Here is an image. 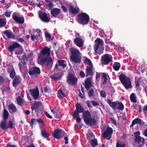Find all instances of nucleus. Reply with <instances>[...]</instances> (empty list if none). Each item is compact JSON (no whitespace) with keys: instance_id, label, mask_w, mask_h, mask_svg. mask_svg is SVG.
<instances>
[{"instance_id":"obj_1","label":"nucleus","mask_w":147,"mask_h":147,"mask_svg":"<svg viewBox=\"0 0 147 147\" xmlns=\"http://www.w3.org/2000/svg\"><path fill=\"white\" fill-rule=\"evenodd\" d=\"M39 64L43 67L48 66L51 68L53 64V61L50 56V49L45 47L42 49L41 54L38 59Z\"/></svg>"},{"instance_id":"obj_2","label":"nucleus","mask_w":147,"mask_h":147,"mask_svg":"<svg viewBox=\"0 0 147 147\" xmlns=\"http://www.w3.org/2000/svg\"><path fill=\"white\" fill-rule=\"evenodd\" d=\"M70 52L71 55L70 59L72 61L76 63H80L81 62L82 54L80 51L75 48L70 49Z\"/></svg>"},{"instance_id":"obj_3","label":"nucleus","mask_w":147,"mask_h":147,"mask_svg":"<svg viewBox=\"0 0 147 147\" xmlns=\"http://www.w3.org/2000/svg\"><path fill=\"white\" fill-rule=\"evenodd\" d=\"M94 42V49L95 53L99 54L102 53L104 49L103 41L100 38H97Z\"/></svg>"},{"instance_id":"obj_4","label":"nucleus","mask_w":147,"mask_h":147,"mask_svg":"<svg viewBox=\"0 0 147 147\" xmlns=\"http://www.w3.org/2000/svg\"><path fill=\"white\" fill-rule=\"evenodd\" d=\"M83 116L84 121L86 124L94 125L96 123V120L91 117V114L88 110L83 112Z\"/></svg>"},{"instance_id":"obj_5","label":"nucleus","mask_w":147,"mask_h":147,"mask_svg":"<svg viewBox=\"0 0 147 147\" xmlns=\"http://www.w3.org/2000/svg\"><path fill=\"white\" fill-rule=\"evenodd\" d=\"M119 78L122 84L127 89L131 87V82L129 78L121 74L119 76Z\"/></svg>"},{"instance_id":"obj_6","label":"nucleus","mask_w":147,"mask_h":147,"mask_svg":"<svg viewBox=\"0 0 147 147\" xmlns=\"http://www.w3.org/2000/svg\"><path fill=\"white\" fill-rule=\"evenodd\" d=\"M89 21V17L88 16L84 13L79 14L77 19L78 22L82 24H87Z\"/></svg>"},{"instance_id":"obj_7","label":"nucleus","mask_w":147,"mask_h":147,"mask_svg":"<svg viewBox=\"0 0 147 147\" xmlns=\"http://www.w3.org/2000/svg\"><path fill=\"white\" fill-rule=\"evenodd\" d=\"M75 38L74 39L75 44L78 47H81L84 45V41L79 35V34L77 33V35H75Z\"/></svg>"},{"instance_id":"obj_8","label":"nucleus","mask_w":147,"mask_h":147,"mask_svg":"<svg viewBox=\"0 0 147 147\" xmlns=\"http://www.w3.org/2000/svg\"><path fill=\"white\" fill-rule=\"evenodd\" d=\"M12 17L13 20L18 23L22 24L24 22V19L23 16L20 15L19 13H14Z\"/></svg>"},{"instance_id":"obj_9","label":"nucleus","mask_w":147,"mask_h":147,"mask_svg":"<svg viewBox=\"0 0 147 147\" xmlns=\"http://www.w3.org/2000/svg\"><path fill=\"white\" fill-rule=\"evenodd\" d=\"M113 57L111 55L108 54L103 55L101 58L102 63L105 64H108L111 61Z\"/></svg>"},{"instance_id":"obj_10","label":"nucleus","mask_w":147,"mask_h":147,"mask_svg":"<svg viewBox=\"0 0 147 147\" xmlns=\"http://www.w3.org/2000/svg\"><path fill=\"white\" fill-rule=\"evenodd\" d=\"M113 133V130L109 127H108L107 129L102 134V137L109 140L110 139L112 134Z\"/></svg>"},{"instance_id":"obj_11","label":"nucleus","mask_w":147,"mask_h":147,"mask_svg":"<svg viewBox=\"0 0 147 147\" xmlns=\"http://www.w3.org/2000/svg\"><path fill=\"white\" fill-rule=\"evenodd\" d=\"M28 73L30 75L36 77L40 74V70L38 67H32L30 68Z\"/></svg>"},{"instance_id":"obj_12","label":"nucleus","mask_w":147,"mask_h":147,"mask_svg":"<svg viewBox=\"0 0 147 147\" xmlns=\"http://www.w3.org/2000/svg\"><path fill=\"white\" fill-rule=\"evenodd\" d=\"M38 14L40 18L42 21L47 22L50 21V17L45 12L42 11H39L38 12Z\"/></svg>"},{"instance_id":"obj_13","label":"nucleus","mask_w":147,"mask_h":147,"mask_svg":"<svg viewBox=\"0 0 147 147\" xmlns=\"http://www.w3.org/2000/svg\"><path fill=\"white\" fill-rule=\"evenodd\" d=\"M53 135L56 138L59 139L63 137L65 135V132L61 129H57L54 130Z\"/></svg>"},{"instance_id":"obj_14","label":"nucleus","mask_w":147,"mask_h":147,"mask_svg":"<svg viewBox=\"0 0 147 147\" xmlns=\"http://www.w3.org/2000/svg\"><path fill=\"white\" fill-rule=\"evenodd\" d=\"M77 81V78L72 74H69L67 77V81L69 84H75Z\"/></svg>"},{"instance_id":"obj_15","label":"nucleus","mask_w":147,"mask_h":147,"mask_svg":"<svg viewBox=\"0 0 147 147\" xmlns=\"http://www.w3.org/2000/svg\"><path fill=\"white\" fill-rule=\"evenodd\" d=\"M67 66L66 62L64 60H59L57 61V63L55 65L54 69L55 70L59 68V66L63 68Z\"/></svg>"},{"instance_id":"obj_16","label":"nucleus","mask_w":147,"mask_h":147,"mask_svg":"<svg viewBox=\"0 0 147 147\" xmlns=\"http://www.w3.org/2000/svg\"><path fill=\"white\" fill-rule=\"evenodd\" d=\"M29 91L30 94L34 99H36L38 98L39 96V93L38 87L30 90Z\"/></svg>"},{"instance_id":"obj_17","label":"nucleus","mask_w":147,"mask_h":147,"mask_svg":"<svg viewBox=\"0 0 147 147\" xmlns=\"http://www.w3.org/2000/svg\"><path fill=\"white\" fill-rule=\"evenodd\" d=\"M41 103L39 101L35 102L31 107L32 113H34V111L36 113L38 112L39 108L41 107Z\"/></svg>"},{"instance_id":"obj_18","label":"nucleus","mask_w":147,"mask_h":147,"mask_svg":"<svg viewBox=\"0 0 147 147\" xmlns=\"http://www.w3.org/2000/svg\"><path fill=\"white\" fill-rule=\"evenodd\" d=\"M20 45L16 42H14L11 45H10L8 48V50L10 53H12L15 48L19 47Z\"/></svg>"},{"instance_id":"obj_19","label":"nucleus","mask_w":147,"mask_h":147,"mask_svg":"<svg viewBox=\"0 0 147 147\" xmlns=\"http://www.w3.org/2000/svg\"><path fill=\"white\" fill-rule=\"evenodd\" d=\"M21 78L19 76H15L12 82V85L14 87H16L20 83Z\"/></svg>"},{"instance_id":"obj_20","label":"nucleus","mask_w":147,"mask_h":147,"mask_svg":"<svg viewBox=\"0 0 147 147\" xmlns=\"http://www.w3.org/2000/svg\"><path fill=\"white\" fill-rule=\"evenodd\" d=\"M7 71L9 73L10 77L11 79H13L16 75V72L14 68L12 66H9Z\"/></svg>"},{"instance_id":"obj_21","label":"nucleus","mask_w":147,"mask_h":147,"mask_svg":"<svg viewBox=\"0 0 147 147\" xmlns=\"http://www.w3.org/2000/svg\"><path fill=\"white\" fill-rule=\"evenodd\" d=\"M62 76V74L61 71L57 74H55L51 76V78L54 80L60 79Z\"/></svg>"},{"instance_id":"obj_22","label":"nucleus","mask_w":147,"mask_h":147,"mask_svg":"<svg viewBox=\"0 0 147 147\" xmlns=\"http://www.w3.org/2000/svg\"><path fill=\"white\" fill-rule=\"evenodd\" d=\"M92 81L91 78L89 77L86 79L85 81V86L87 89H89L92 85Z\"/></svg>"},{"instance_id":"obj_23","label":"nucleus","mask_w":147,"mask_h":147,"mask_svg":"<svg viewBox=\"0 0 147 147\" xmlns=\"http://www.w3.org/2000/svg\"><path fill=\"white\" fill-rule=\"evenodd\" d=\"M61 12L60 10L57 8H54L52 9L51 11V14L52 16L54 17H56Z\"/></svg>"},{"instance_id":"obj_24","label":"nucleus","mask_w":147,"mask_h":147,"mask_svg":"<svg viewBox=\"0 0 147 147\" xmlns=\"http://www.w3.org/2000/svg\"><path fill=\"white\" fill-rule=\"evenodd\" d=\"M134 137L135 138V141L136 142H137L138 143H140L141 142V140L142 139V145L145 144L144 139L143 138H142L139 135H135Z\"/></svg>"},{"instance_id":"obj_25","label":"nucleus","mask_w":147,"mask_h":147,"mask_svg":"<svg viewBox=\"0 0 147 147\" xmlns=\"http://www.w3.org/2000/svg\"><path fill=\"white\" fill-rule=\"evenodd\" d=\"M93 65L88 66L86 69V76H92L93 74Z\"/></svg>"},{"instance_id":"obj_26","label":"nucleus","mask_w":147,"mask_h":147,"mask_svg":"<svg viewBox=\"0 0 147 147\" xmlns=\"http://www.w3.org/2000/svg\"><path fill=\"white\" fill-rule=\"evenodd\" d=\"M79 10V8L77 7H74L73 6L70 5V10L69 11V12L73 14L77 13Z\"/></svg>"},{"instance_id":"obj_27","label":"nucleus","mask_w":147,"mask_h":147,"mask_svg":"<svg viewBox=\"0 0 147 147\" xmlns=\"http://www.w3.org/2000/svg\"><path fill=\"white\" fill-rule=\"evenodd\" d=\"M9 111L10 113L16 112L17 111V108L16 106L13 104H11L8 106Z\"/></svg>"},{"instance_id":"obj_28","label":"nucleus","mask_w":147,"mask_h":147,"mask_svg":"<svg viewBox=\"0 0 147 147\" xmlns=\"http://www.w3.org/2000/svg\"><path fill=\"white\" fill-rule=\"evenodd\" d=\"M4 32L8 38H12L14 37V35L10 30H5Z\"/></svg>"},{"instance_id":"obj_29","label":"nucleus","mask_w":147,"mask_h":147,"mask_svg":"<svg viewBox=\"0 0 147 147\" xmlns=\"http://www.w3.org/2000/svg\"><path fill=\"white\" fill-rule=\"evenodd\" d=\"M76 109L75 110L78 111L79 113H81L83 112L84 109L82 107L80 104L78 102L76 105Z\"/></svg>"},{"instance_id":"obj_30","label":"nucleus","mask_w":147,"mask_h":147,"mask_svg":"<svg viewBox=\"0 0 147 147\" xmlns=\"http://www.w3.org/2000/svg\"><path fill=\"white\" fill-rule=\"evenodd\" d=\"M124 108L123 104L121 103L117 102L115 109H118L120 110H122Z\"/></svg>"},{"instance_id":"obj_31","label":"nucleus","mask_w":147,"mask_h":147,"mask_svg":"<svg viewBox=\"0 0 147 147\" xmlns=\"http://www.w3.org/2000/svg\"><path fill=\"white\" fill-rule=\"evenodd\" d=\"M17 101L18 104L20 105H22L24 103V101L22 98V96H20L17 99Z\"/></svg>"},{"instance_id":"obj_32","label":"nucleus","mask_w":147,"mask_h":147,"mask_svg":"<svg viewBox=\"0 0 147 147\" xmlns=\"http://www.w3.org/2000/svg\"><path fill=\"white\" fill-rule=\"evenodd\" d=\"M141 119H140L138 118H136L133 121L130 127H133L134 125L138 123L140 124L141 123Z\"/></svg>"},{"instance_id":"obj_33","label":"nucleus","mask_w":147,"mask_h":147,"mask_svg":"<svg viewBox=\"0 0 147 147\" xmlns=\"http://www.w3.org/2000/svg\"><path fill=\"white\" fill-rule=\"evenodd\" d=\"M31 39L33 41L36 40L37 42H38L39 39L41 40L42 39L41 36H38V35H32L31 37Z\"/></svg>"},{"instance_id":"obj_34","label":"nucleus","mask_w":147,"mask_h":147,"mask_svg":"<svg viewBox=\"0 0 147 147\" xmlns=\"http://www.w3.org/2000/svg\"><path fill=\"white\" fill-rule=\"evenodd\" d=\"M41 131L42 135L43 137L46 138L49 136V134L47 131L43 129L42 128H41Z\"/></svg>"},{"instance_id":"obj_35","label":"nucleus","mask_w":147,"mask_h":147,"mask_svg":"<svg viewBox=\"0 0 147 147\" xmlns=\"http://www.w3.org/2000/svg\"><path fill=\"white\" fill-rule=\"evenodd\" d=\"M1 6L3 8H5V9L8 8L10 6L8 5V4H7L6 3L4 2L5 0H1Z\"/></svg>"},{"instance_id":"obj_36","label":"nucleus","mask_w":147,"mask_h":147,"mask_svg":"<svg viewBox=\"0 0 147 147\" xmlns=\"http://www.w3.org/2000/svg\"><path fill=\"white\" fill-rule=\"evenodd\" d=\"M108 103L109 105L113 108L115 109L117 102H111L110 100H108Z\"/></svg>"},{"instance_id":"obj_37","label":"nucleus","mask_w":147,"mask_h":147,"mask_svg":"<svg viewBox=\"0 0 147 147\" xmlns=\"http://www.w3.org/2000/svg\"><path fill=\"white\" fill-rule=\"evenodd\" d=\"M57 95L59 98H62L65 96V94L61 89L58 90Z\"/></svg>"},{"instance_id":"obj_38","label":"nucleus","mask_w":147,"mask_h":147,"mask_svg":"<svg viewBox=\"0 0 147 147\" xmlns=\"http://www.w3.org/2000/svg\"><path fill=\"white\" fill-rule=\"evenodd\" d=\"M84 63L85 64H86L88 66H90L92 65L91 60L85 57Z\"/></svg>"},{"instance_id":"obj_39","label":"nucleus","mask_w":147,"mask_h":147,"mask_svg":"<svg viewBox=\"0 0 147 147\" xmlns=\"http://www.w3.org/2000/svg\"><path fill=\"white\" fill-rule=\"evenodd\" d=\"M120 67V63L118 62H116L113 65V68L115 71L118 70Z\"/></svg>"},{"instance_id":"obj_40","label":"nucleus","mask_w":147,"mask_h":147,"mask_svg":"<svg viewBox=\"0 0 147 147\" xmlns=\"http://www.w3.org/2000/svg\"><path fill=\"white\" fill-rule=\"evenodd\" d=\"M1 127L4 129H7V126L6 121H3L1 122Z\"/></svg>"},{"instance_id":"obj_41","label":"nucleus","mask_w":147,"mask_h":147,"mask_svg":"<svg viewBox=\"0 0 147 147\" xmlns=\"http://www.w3.org/2000/svg\"><path fill=\"white\" fill-rule=\"evenodd\" d=\"M9 115V112L6 109H4L3 117L5 120H6L8 118Z\"/></svg>"},{"instance_id":"obj_42","label":"nucleus","mask_w":147,"mask_h":147,"mask_svg":"<svg viewBox=\"0 0 147 147\" xmlns=\"http://www.w3.org/2000/svg\"><path fill=\"white\" fill-rule=\"evenodd\" d=\"M91 144L92 147H95L98 145L97 141L96 139H93L91 141Z\"/></svg>"},{"instance_id":"obj_43","label":"nucleus","mask_w":147,"mask_h":147,"mask_svg":"<svg viewBox=\"0 0 147 147\" xmlns=\"http://www.w3.org/2000/svg\"><path fill=\"white\" fill-rule=\"evenodd\" d=\"M130 99L133 102H136V100L135 96V94L134 93H132L130 96Z\"/></svg>"},{"instance_id":"obj_44","label":"nucleus","mask_w":147,"mask_h":147,"mask_svg":"<svg viewBox=\"0 0 147 147\" xmlns=\"http://www.w3.org/2000/svg\"><path fill=\"white\" fill-rule=\"evenodd\" d=\"M125 144L121 141H119L116 144V147H125Z\"/></svg>"},{"instance_id":"obj_45","label":"nucleus","mask_w":147,"mask_h":147,"mask_svg":"<svg viewBox=\"0 0 147 147\" xmlns=\"http://www.w3.org/2000/svg\"><path fill=\"white\" fill-rule=\"evenodd\" d=\"M5 18L1 19V27H3L5 25L6 22Z\"/></svg>"},{"instance_id":"obj_46","label":"nucleus","mask_w":147,"mask_h":147,"mask_svg":"<svg viewBox=\"0 0 147 147\" xmlns=\"http://www.w3.org/2000/svg\"><path fill=\"white\" fill-rule=\"evenodd\" d=\"M37 122L39 124L40 128H42L44 124V123L42 120L41 119H37Z\"/></svg>"},{"instance_id":"obj_47","label":"nucleus","mask_w":147,"mask_h":147,"mask_svg":"<svg viewBox=\"0 0 147 147\" xmlns=\"http://www.w3.org/2000/svg\"><path fill=\"white\" fill-rule=\"evenodd\" d=\"M79 113L78 111L75 110L73 112V117L74 119L78 117L79 115Z\"/></svg>"},{"instance_id":"obj_48","label":"nucleus","mask_w":147,"mask_h":147,"mask_svg":"<svg viewBox=\"0 0 147 147\" xmlns=\"http://www.w3.org/2000/svg\"><path fill=\"white\" fill-rule=\"evenodd\" d=\"M37 122V119H32L31 120L30 122V125L32 127L33 124H35Z\"/></svg>"},{"instance_id":"obj_49","label":"nucleus","mask_w":147,"mask_h":147,"mask_svg":"<svg viewBox=\"0 0 147 147\" xmlns=\"http://www.w3.org/2000/svg\"><path fill=\"white\" fill-rule=\"evenodd\" d=\"M143 111L145 117H147V105L143 107Z\"/></svg>"},{"instance_id":"obj_50","label":"nucleus","mask_w":147,"mask_h":147,"mask_svg":"<svg viewBox=\"0 0 147 147\" xmlns=\"http://www.w3.org/2000/svg\"><path fill=\"white\" fill-rule=\"evenodd\" d=\"M45 36L46 38H47V39L48 40H50L51 36L49 33L48 32H45Z\"/></svg>"},{"instance_id":"obj_51","label":"nucleus","mask_w":147,"mask_h":147,"mask_svg":"<svg viewBox=\"0 0 147 147\" xmlns=\"http://www.w3.org/2000/svg\"><path fill=\"white\" fill-rule=\"evenodd\" d=\"M87 104L88 107L89 108H92V101L88 100L87 101Z\"/></svg>"},{"instance_id":"obj_52","label":"nucleus","mask_w":147,"mask_h":147,"mask_svg":"<svg viewBox=\"0 0 147 147\" xmlns=\"http://www.w3.org/2000/svg\"><path fill=\"white\" fill-rule=\"evenodd\" d=\"M13 122L12 121H9L8 123V127L9 128H12L13 125Z\"/></svg>"},{"instance_id":"obj_53","label":"nucleus","mask_w":147,"mask_h":147,"mask_svg":"<svg viewBox=\"0 0 147 147\" xmlns=\"http://www.w3.org/2000/svg\"><path fill=\"white\" fill-rule=\"evenodd\" d=\"M100 94L102 97L104 98L105 97L106 95V94L105 92L103 91H101L100 92Z\"/></svg>"},{"instance_id":"obj_54","label":"nucleus","mask_w":147,"mask_h":147,"mask_svg":"<svg viewBox=\"0 0 147 147\" xmlns=\"http://www.w3.org/2000/svg\"><path fill=\"white\" fill-rule=\"evenodd\" d=\"M94 95V91L92 89L90 90L89 92H88V95L89 96L91 97L92 96Z\"/></svg>"},{"instance_id":"obj_55","label":"nucleus","mask_w":147,"mask_h":147,"mask_svg":"<svg viewBox=\"0 0 147 147\" xmlns=\"http://www.w3.org/2000/svg\"><path fill=\"white\" fill-rule=\"evenodd\" d=\"M11 14V12H9L7 11H5V13H4L5 16L8 17H9L10 16Z\"/></svg>"},{"instance_id":"obj_56","label":"nucleus","mask_w":147,"mask_h":147,"mask_svg":"<svg viewBox=\"0 0 147 147\" xmlns=\"http://www.w3.org/2000/svg\"><path fill=\"white\" fill-rule=\"evenodd\" d=\"M22 49H20L19 51L18 50L16 51L15 53L17 55H21L22 53Z\"/></svg>"},{"instance_id":"obj_57","label":"nucleus","mask_w":147,"mask_h":147,"mask_svg":"<svg viewBox=\"0 0 147 147\" xmlns=\"http://www.w3.org/2000/svg\"><path fill=\"white\" fill-rule=\"evenodd\" d=\"M100 76V73H96V80L97 81H98L99 79V77Z\"/></svg>"},{"instance_id":"obj_58","label":"nucleus","mask_w":147,"mask_h":147,"mask_svg":"<svg viewBox=\"0 0 147 147\" xmlns=\"http://www.w3.org/2000/svg\"><path fill=\"white\" fill-rule=\"evenodd\" d=\"M54 115L57 118H59L61 117V115L59 113H55Z\"/></svg>"},{"instance_id":"obj_59","label":"nucleus","mask_w":147,"mask_h":147,"mask_svg":"<svg viewBox=\"0 0 147 147\" xmlns=\"http://www.w3.org/2000/svg\"><path fill=\"white\" fill-rule=\"evenodd\" d=\"M50 109L51 112L54 115L55 113L56 109L55 108H52L51 107H50Z\"/></svg>"},{"instance_id":"obj_60","label":"nucleus","mask_w":147,"mask_h":147,"mask_svg":"<svg viewBox=\"0 0 147 147\" xmlns=\"http://www.w3.org/2000/svg\"><path fill=\"white\" fill-rule=\"evenodd\" d=\"M92 105L94 106H96L99 105V103L94 101H92Z\"/></svg>"},{"instance_id":"obj_61","label":"nucleus","mask_w":147,"mask_h":147,"mask_svg":"<svg viewBox=\"0 0 147 147\" xmlns=\"http://www.w3.org/2000/svg\"><path fill=\"white\" fill-rule=\"evenodd\" d=\"M61 7L62 8V9H63V11L65 12H67V8L66 7H65L64 6L62 5L61 6Z\"/></svg>"},{"instance_id":"obj_62","label":"nucleus","mask_w":147,"mask_h":147,"mask_svg":"<svg viewBox=\"0 0 147 147\" xmlns=\"http://www.w3.org/2000/svg\"><path fill=\"white\" fill-rule=\"evenodd\" d=\"M80 76L82 78H84L85 77V74L83 71H81L80 72Z\"/></svg>"},{"instance_id":"obj_63","label":"nucleus","mask_w":147,"mask_h":147,"mask_svg":"<svg viewBox=\"0 0 147 147\" xmlns=\"http://www.w3.org/2000/svg\"><path fill=\"white\" fill-rule=\"evenodd\" d=\"M45 114L46 115V116L49 118L50 119H52V117L47 112H45Z\"/></svg>"},{"instance_id":"obj_64","label":"nucleus","mask_w":147,"mask_h":147,"mask_svg":"<svg viewBox=\"0 0 147 147\" xmlns=\"http://www.w3.org/2000/svg\"><path fill=\"white\" fill-rule=\"evenodd\" d=\"M143 134L145 137H147V128L145 129L144 131V132L143 133Z\"/></svg>"}]
</instances>
